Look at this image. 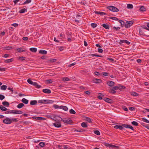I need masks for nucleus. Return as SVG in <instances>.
<instances>
[{
    "label": "nucleus",
    "mask_w": 149,
    "mask_h": 149,
    "mask_svg": "<svg viewBox=\"0 0 149 149\" xmlns=\"http://www.w3.org/2000/svg\"><path fill=\"white\" fill-rule=\"evenodd\" d=\"M124 127L129 128L133 130H134V128L132 126L128 124H122L121 125H116L114 127V128L119 129L120 130H122Z\"/></svg>",
    "instance_id": "nucleus-1"
},
{
    "label": "nucleus",
    "mask_w": 149,
    "mask_h": 149,
    "mask_svg": "<svg viewBox=\"0 0 149 149\" xmlns=\"http://www.w3.org/2000/svg\"><path fill=\"white\" fill-rule=\"evenodd\" d=\"M61 120L62 121L65 123L68 124H71L73 122L72 120L69 118L61 119Z\"/></svg>",
    "instance_id": "nucleus-2"
},
{
    "label": "nucleus",
    "mask_w": 149,
    "mask_h": 149,
    "mask_svg": "<svg viewBox=\"0 0 149 149\" xmlns=\"http://www.w3.org/2000/svg\"><path fill=\"white\" fill-rule=\"evenodd\" d=\"M107 8L113 12H118L119 11V9L113 6H109Z\"/></svg>",
    "instance_id": "nucleus-3"
},
{
    "label": "nucleus",
    "mask_w": 149,
    "mask_h": 149,
    "mask_svg": "<svg viewBox=\"0 0 149 149\" xmlns=\"http://www.w3.org/2000/svg\"><path fill=\"white\" fill-rule=\"evenodd\" d=\"M133 23V22L132 21H127L125 25V28H129L132 25Z\"/></svg>",
    "instance_id": "nucleus-4"
},
{
    "label": "nucleus",
    "mask_w": 149,
    "mask_h": 149,
    "mask_svg": "<svg viewBox=\"0 0 149 149\" xmlns=\"http://www.w3.org/2000/svg\"><path fill=\"white\" fill-rule=\"evenodd\" d=\"M3 123L5 124H10L11 123V119L8 118H6L3 120Z\"/></svg>",
    "instance_id": "nucleus-5"
},
{
    "label": "nucleus",
    "mask_w": 149,
    "mask_h": 149,
    "mask_svg": "<svg viewBox=\"0 0 149 149\" xmlns=\"http://www.w3.org/2000/svg\"><path fill=\"white\" fill-rule=\"evenodd\" d=\"M53 125L56 127L59 128L61 127V123L59 122H57L53 123Z\"/></svg>",
    "instance_id": "nucleus-6"
},
{
    "label": "nucleus",
    "mask_w": 149,
    "mask_h": 149,
    "mask_svg": "<svg viewBox=\"0 0 149 149\" xmlns=\"http://www.w3.org/2000/svg\"><path fill=\"white\" fill-rule=\"evenodd\" d=\"M33 119L38 120H45V118H44L39 117L33 116L32 118Z\"/></svg>",
    "instance_id": "nucleus-7"
},
{
    "label": "nucleus",
    "mask_w": 149,
    "mask_h": 149,
    "mask_svg": "<svg viewBox=\"0 0 149 149\" xmlns=\"http://www.w3.org/2000/svg\"><path fill=\"white\" fill-rule=\"evenodd\" d=\"M12 113L13 114H21L23 113V112L19 110H11Z\"/></svg>",
    "instance_id": "nucleus-8"
},
{
    "label": "nucleus",
    "mask_w": 149,
    "mask_h": 149,
    "mask_svg": "<svg viewBox=\"0 0 149 149\" xmlns=\"http://www.w3.org/2000/svg\"><path fill=\"white\" fill-rule=\"evenodd\" d=\"M93 81L96 84H99L102 82V80L101 79L96 78H94L93 79Z\"/></svg>",
    "instance_id": "nucleus-9"
},
{
    "label": "nucleus",
    "mask_w": 149,
    "mask_h": 149,
    "mask_svg": "<svg viewBox=\"0 0 149 149\" xmlns=\"http://www.w3.org/2000/svg\"><path fill=\"white\" fill-rule=\"evenodd\" d=\"M103 99L104 101L108 103H112L113 102L112 100L109 98L105 97Z\"/></svg>",
    "instance_id": "nucleus-10"
},
{
    "label": "nucleus",
    "mask_w": 149,
    "mask_h": 149,
    "mask_svg": "<svg viewBox=\"0 0 149 149\" xmlns=\"http://www.w3.org/2000/svg\"><path fill=\"white\" fill-rule=\"evenodd\" d=\"M55 117H54V121H61V119H62V118H61V117H60L58 116H57V115H55Z\"/></svg>",
    "instance_id": "nucleus-11"
},
{
    "label": "nucleus",
    "mask_w": 149,
    "mask_h": 149,
    "mask_svg": "<svg viewBox=\"0 0 149 149\" xmlns=\"http://www.w3.org/2000/svg\"><path fill=\"white\" fill-rule=\"evenodd\" d=\"M107 84L109 86L112 87L114 85L115 83L112 81H109L107 82Z\"/></svg>",
    "instance_id": "nucleus-12"
},
{
    "label": "nucleus",
    "mask_w": 149,
    "mask_h": 149,
    "mask_svg": "<svg viewBox=\"0 0 149 149\" xmlns=\"http://www.w3.org/2000/svg\"><path fill=\"white\" fill-rule=\"evenodd\" d=\"M122 43H126L127 44L129 45L130 42L125 40H120V44H121Z\"/></svg>",
    "instance_id": "nucleus-13"
},
{
    "label": "nucleus",
    "mask_w": 149,
    "mask_h": 149,
    "mask_svg": "<svg viewBox=\"0 0 149 149\" xmlns=\"http://www.w3.org/2000/svg\"><path fill=\"white\" fill-rule=\"evenodd\" d=\"M42 91L45 93L48 94L50 93L51 92V90L48 89H43Z\"/></svg>",
    "instance_id": "nucleus-14"
},
{
    "label": "nucleus",
    "mask_w": 149,
    "mask_h": 149,
    "mask_svg": "<svg viewBox=\"0 0 149 149\" xmlns=\"http://www.w3.org/2000/svg\"><path fill=\"white\" fill-rule=\"evenodd\" d=\"M55 115L54 114H52L50 115H47L46 117L48 118L54 120V118Z\"/></svg>",
    "instance_id": "nucleus-15"
},
{
    "label": "nucleus",
    "mask_w": 149,
    "mask_h": 149,
    "mask_svg": "<svg viewBox=\"0 0 149 149\" xmlns=\"http://www.w3.org/2000/svg\"><path fill=\"white\" fill-rule=\"evenodd\" d=\"M59 108L63 109L65 111H67L68 110V108L66 106H60Z\"/></svg>",
    "instance_id": "nucleus-16"
},
{
    "label": "nucleus",
    "mask_w": 149,
    "mask_h": 149,
    "mask_svg": "<svg viewBox=\"0 0 149 149\" xmlns=\"http://www.w3.org/2000/svg\"><path fill=\"white\" fill-rule=\"evenodd\" d=\"M16 50L18 52L20 53L22 52H25L26 50L23 49L22 47H20L19 48L17 49Z\"/></svg>",
    "instance_id": "nucleus-17"
},
{
    "label": "nucleus",
    "mask_w": 149,
    "mask_h": 149,
    "mask_svg": "<svg viewBox=\"0 0 149 149\" xmlns=\"http://www.w3.org/2000/svg\"><path fill=\"white\" fill-rule=\"evenodd\" d=\"M95 13L96 14H99L100 15H107V14L106 13H104L103 12H100L97 11H94Z\"/></svg>",
    "instance_id": "nucleus-18"
},
{
    "label": "nucleus",
    "mask_w": 149,
    "mask_h": 149,
    "mask_svg": "<svg viewBox=\"0 0 149 149\" xmlns=\"http://www.w3.org/2000/svg\"><path fill=\"white\" fill-rule=\"evenodd\" d=\"M39 53L42 54H47V51L43 50H40L39 51Z\"/></svg>",
    "instance_id": "nucleus-19"
},
{
    "label": "nucleus",
    "mask_w": 149,
    "mask_h": 149,
    "mask_svg": "<svg viewBox=\"0 0 149 149\" xmlns=\"http://www.w3.org/2000/svg\"><path fill=\"white\" fill-rule=\"evenodd\" d=\"M21 101L23 103L25 104H27L29 102L28 100L25 99V98H23L22 99Z\"/></svg>",
    "instance_id": "nucleus-20"
},
{
    "label": "nucleus",
    "mask_w": 149,
    "mask_h": 149,
    "mask_svg": "<svg viewBox=\"0 0 149 149\" xmlns=\"http://www.w3.org/2000/svg\"><path fill=\"white\" fill-rule=\"evenodd\" d=\"M33 85L34 86L37 88H40L41 87V86L39 85H38V84L36 82H33Z\"/></svg>",
    "instance_id": "nucleus-21"
},
{
    "label": "nucleus",
    "mask_w": 149,
    "mask_h": 149,
    "mask_svg": "<svg viewBox=\"0 0 149 149\" xmlns=\"http://www.w3.org/2000/svg\"><path fill=\"white\" fill-rule=\"evenodd\" d=\"M37 103V101L36 100H31L30 102V104L32 105H33L36 104Z\"/></svg>",
    "instance_id": "nucleus-22"
},
{
    "label": "nucleus",
    "mask_w": 149,
    "mask_h": 149,
    "mask_svg": "<svg viewBox=\"0 0 149 149\" xmlns=\"http://www.w3.org/2000/svg\"><path fill=\"white\" fill-rule=\"evenodd\" d=\"M3 105L6 107H8L9 105V103L7 101H4L2 102Z\"/></svg>",
    "instance_id": "nucleus-23"
},
{
    "label": "nucleus",
    "mask_w": 149,
    "mask_h": 149,
    "mask_svg": "<svg viewBox=\"0 0 149 149\" xmlns=\"http://www.w3.org/2000/svg\"><path fill=\"white\" fill-rule=\"evenodd\" d=\"M102 26L106 29H108L109 28V26L107 24H103Z\"/></svg>",
    "instance_id": "nucleus-24"
},
{
    "label": "nucleus",
    "mask_w": 149,
    "mask_h": 149,
    "mask_svg": "<svg viewBox=\"0 0 149 149\" xmlns=\"http://www.w3.org/2000/svg\"><path fill=\"white\" fill-rule=\"evenodd\" d=\"M139 10L141 11L144 12L146 10V8L144 6H142L140 8Z\"/></svg>",
    "instance_id": "nucleus-25"
},
{
    "label": "nucleus",
    "mask_w": 149,
    "mask_h": 149,
    "mask_svg": "<svg viewBox=\"0 0 149 149\" xmlns=\"http://www.w3.org/2000/svg\"><path fill=\"white\" fill-rule=\"evenodd\" d=\"M0 109L1 110L3 111H6L8 109L6 107H3L2 105H1L0 106Z\"/></svg>",
    "instance_id": "nucleus-26"
},
{
    "label": "nucleus",
    "mask_w": 149,
    "mask_h": 149,
    "mask_svg": "<svg viewBox=\"0 0 149 149\" xmlns=\"http://www.w3.org/2000/svg\"><path fill=\"white\" fill-rule=\"evenodd\" d=\"M24 106V105L23 103H20L17 106V107L19 109H20L23 107Z\"/></svg>",
    "instance_id": "nucleus-27"
},
{
    "label": "nucleus",
    "mask_w": 149,
    "mask_h": 149,
    "mask_svg": "<svg viewBox=\"0 0 149 149\" xmlns=\"http://www.w3.org/2000/svg\"><path fill=\"white\" fill-rule=\"evenodd\" d=\"M27 11V10L25 8H23L20 10L19 11V13H24L25 12H26Z\"/></svg>",
    "instance_id": "nucleus-28"
},
{
    "label": "nucleus",
    "mask_w": 149,
    "mask_h": 149,
    "mask_svg": "<svg viewBox=\"0 0 149 149\" xmlns=\"http://www.w3.org/2000/svg\"><path fill=\"white\" fill-rule=\"evenodd\" d=\"M81 126L84 128H86L88 127L87 124L85 122H83L81 123Z\"/></svg>",
    "instance_id": "nucleus-29"
},
{
    "label": "nucleus",
    "mask_w": 149,
    "mask_h": 149,
    "mask_svg": "<svg viewBox=\"0 0 149 149\" xmlns=\"http://www.w3.org/2000/svg\"><path fill=\"white\" fill-rule=\"evenodd\" d=\"M30 50L33 52H36L37 51V49L36 48H31L30 49Z\"/></svg>",
    "instance_id": "nucleus-30"
},
{
    "label": "nucleus",
    "mask_w": 149,
    "mask_h": 149,
    "mask_svg": "<svg viewBox=\"0 0 149 149\" xmlns=\"http://www.w3.org/2000/svg\"><path fill=\"white\" fill-rule=\"evenodd\" d=\"M7 86L6 85H3L1 86V89L2 90H5L7 88Z\"/></svg>",
    "instance_id": "nucleus-31"
},
{
    "label": "nucleus",
    "mask_w": 149,
    "mask_h": 149,
    "mask_svg": "<svg viewBox=\"0 0 149 149\" xmlns=\"http://www.w3.org/2000/svg\"><path fill=\"white\" fill-rule=\"evenodd\" d=\"M13 61V58H11L10 59H6L5 61V62L6 63H9L12 62Z\"/></svg>",
    "instance_id": "nucleus-32"
},
{
    "label": "nucleus",
    "mask_w": 149,
    "mask_h": 149,
    "mask_svg": "<svg viewBox=\"0 0 149 149\" xmlns=\"http://www.w3.org/2000/svg\"><path fill=\"white\" fill-rule=\"evenodd\" d=\"M133 7V6L132 4H128L127 5V8L128 9H132Z\"/></svg>",
    "instance_id": "nucleus-33"
},
{
    "label": "nucleus",
    "mask_w": 149,
    "mask_h": 149,
    "mask_svg": "<svg viewBox=\"0 0 149 149\" xmlns=\"http://www.w3.org/2000/svg\"><path fill=\"white\" fill-rule=\"evenodd\" d=\"M54 101L52 100H46L45 104H50L54 102Z\"/></svg>",
    "instance_id": "nucleus-34"
},
{
    "label": "nucleus",
    "mask_w": 149,
    "mask_h": 149,
    "mask_svg": "<svg viewBox=\"0 0 149 149\" xmlns=\"http://www.w3.org/2000/svg\"><path fill=\"white\" fill-rule=\"evenodd\" d=\"M85 120L89 123H92L91 120V119L87 117H86L85 118Z\"/></svg>",
    "instance_id": "nucleus-35"
},
{
    "label": "nucleus",
    "mask_w": 149,
    "mask_h": 149,
    "mask_svg": "<svg viewBox=\"0 0 149 149\" xmlns=\"http://www.w3.org/2000/svg\"><path fill=\"white\" fill-rule=\"evenodd\" d=\"M31 1V0H26L22 4L24 5L25 4H28L30 3Z\"/></svg>",
    "instance_id": "nucleus-36"
},
{
    "label": "nucleus",
    "mask_w": 149,
    "mask_h": 149,
    "mask_svg": "<svg viewBox=\"0 0 149 149\" xmlns=\"http://www.w3.org/2000/svg\"><path fill=\"white\" fill-rule=\"evenodd\" d=\"M5 49L6 50H9L10 49H13V47H5Z\"/></svg>",
    "instance_id": "nucleus-37"
},
{
    "label": "nucleus",
    "mask_w": 149,
    "mask_h": 149,
    "mask_svg": "<svg viewBox=\"0 0 149 149\" xmlns=\"http://www.w3.org/2000/svg\"><path fill=\"white\" fill-rule=\"evenodd\" d=\"M131 95L134 96H138L139 94L136 92H132L131 93Z\"/></svg>",
    "instance_id": "nucleus-38"
},
{
    "label": "nucleus",
    "mask_w": 149,
    "mask_h": 149,
    "mask_svg": "<svg viewBox=\"0 0 149 149\" xmlns=\"http://www.w3.org/2000/svg\"><path fill=\"white\" fill-rule=\"evenodd\" d=\"M56 61V59H50L48 61V62L50 63H52Z\"/></svg>",
    "instance_id": "nucleus-39"
},
{
    "label": "nucleus",
    "mask_w": 149,
    "mask_h": 149,
    "mask_svg": "<svg viewBox=\"0 0 149 149\" xmlns=\"http://www.w3.org/2000/svg\"><path fill=\"white\" fill-rule=\"evenodd\" d=\"M132 124L135 126H138V123L136 121H133L132 122Z\"/></svg>",
    "instance_id": "nucleus-40"
},
{
    "label": "nucleus",
    "mask_w": 149,
    "mask_h": 149,
    "mask_svg": "<svg viewBox=\"0 0 149 149\" xmlns=\"http://www.w3.org/2000/svg\"><path fill=\"white\" fill-rule=\"evenodd\" d=\"M23 123L25 125H29L30 124L31 122L29 121H27L24 122Z\"/></svg>",
    "instance_id": "nucleus-41"
},
{
    "label": "nucleus",
    "mask_w": 149,
    "mask_h": 149,
    "mask_svg": "<svg viewBox=\"0 0 149 149\" xmlns=\"http://www.w3.org/2000/svg\"><path fill=\"white\" fill-rule=\"evenodd\" d=\"M88 56H96V57H102V56H100V55H97V54H89L88 55Z\"/></svg>",
    "instance_id": "nucleus-42"
},
{
    "label": "nucleus",
    "mask_w": 149,
    "mask_h": 149,
    "mask_svg": "<svg viewBox=\"0 0 149 149\" xmlns=\"http://www.w3.org/2000/svg\"><path fill=\"white\" fill-rule=\"evenodd\" d=\"M142 119L143 121L147 123H149V121H148L146 118H142Z\"/></svg>",
    "instance_id": "nucleus-43"
},
{
    "label": "nucleus",
    "mask_w": 149,
    "mask_h": 149,
    "mask_svg": "<svg viewBox=\"0 0 149 149\" xmlns=\"http://www.w3.org/2000/svg\"><path fill=\"white\" fill-rule=\"evenodd\" d=\"M27 81L30 84L33 85V82L30 79H28L27 80Z\"/></svg>",
    "instance_id": "nucleus-44"
},
{
    "label": "nucleus",
    "mask_w": 149,
    "mask_h": 149,
    "mask_svg": "<svg viewBox=\"0 0 149 149\" xmlns=\"http://www.w3.org/2000/svg\"><path fill=\"white\" fill-rule=\"evenodd\" d=\"M45 144L44 142H42L40 143L39 144V145L41 147H42L45 146Z\"/></svg>",
    "instance_id": "nucleus-45"
},
{
    "label": "nucleus",
    "mask_w": 149,
    "mask_h": 149,
    "mask_svg": "<svg viewBox=\"0 0 149 149\" xmlns=\"http://www.w3.org/2000/svg\"><path fill=\"white\" fill-rule=\"evenodd\" d=\"M46 100H41L38 101V103H45Z\"/></svg>",
    "instance_id": "nucleus-46"
},
{
    "label": "nucleus",
    "mask_w": 149,
    "mask_h": 149,
    "mask_svg": "<svg viewBox=\"0 0 149 149\" xmlns=\"http://www.w3.org/2000/svg\"><path fill=\"white\" fill-rule=\"evenodd\" d=\"M70 113L71 114H75L76 113L75 111L73 109H71L70 111Z\"/></svg>",
    "instance_id": "nucleus-47"
},
{
    "label": "nucleus",
    "mask_w": 149,
    "mask_h": 149,
    "mask_svg": "<svg viewBox=\"0 0 149 149\" xmlns=\"http://www.w3.org/2000/svg\"><path fill=\"white\" fill-rule=\"evenodd\" d=\"M118 22L121 24V26L122 27L125 24V22L121 20H119Z\"/></svg>",
    "instance_id": "nucleus-48"
},
{
    "label": "nucleus",
    "mask_w": 149,
    "mask_h": 149,
    "mask_svg": "<svg viewBox=\"0 0 149 149\" xmlns=\"http://www.w3.org/2000/svg\"><path fill=\"white\" fill-rule=\"evenodd\" d=\"M109 92L111 93L115 94L116 93V91L114 90H112V88L109 91Z\"/></svg>",
    "instance_id": "nucleus-49"
},
{
    "label": "nucleus",
    "mask_w": 149,
    "mask_h": 149,
    "mask_svg": "<svg viewBox=\"0 0 149 149\" xmlns=\"http://www.w3.org/2000/svg\"><path fill=\"white\" fill-rule=\"evenodd\" d=\"M91 25L92 27H93V28H95V27H96L97 26V24H96L94 23H91Z\"/></svg>",
    "instance_id": "nucleus-50"
},
{
    "label": "nucleus",
    "mask_w": 149,
    "mask_h": 149,
    "mask_svg": "<svg viewBox=\"0 0 149 149\" xmlns=\"http://www.w3.org/2000/svg\"><path fill=\"white\" fill-rule=\"evenodd\" d=\"M94 132L95 134L97 135H100V132L98 130H95L94 131Z\"/></svg>",
    "instance_id": "nucleus-51"
},
{
    "label": "nucleus",
    "mask_w": 149,
    "mask_h": 149,
    "mask_svg": "<svg viewBox=\"0 0 149 149\" xmlns=\"http://www.w3.org/2000/svg\"><path fill=\"white\" fill-rule=\"evenodd\" d=\"M20 60L22 61L25 60V57L23 56L19 57L18 58Z\"/></svg>",
    "instance_id": "nucleus-52"
},
{
    "label": "nucleus",
    "mask_w": 149,
    "mask_h": 149,
    "mask_svg": "<svg viewBox=\"0 0 149 149\" xmlns=\"http://www.w3.org/2000/svg\"><path fill=\"white\" fill-rule=\"evenodd\" d=\"M120 88V87L118 86H114L112 88V90H117Z\"/></svg>",
    "instance_id": "nucleus-53"
},
{
    "label": "nucleus",
    "mask_w": 149,
    "mask_h": 149,
    "mask_svg": "<svg viewBox=\"0 0 149 149\" xmlns=\"http://www.w3.org/2000/svg\"><path fill=\"white\" fill-rule=\"evenodd\" d=\"M110 18L115 20H118V19L116 17H110Z\"/></svg>",
    "instance_id": "nucleus-54"
},
{
    "label": "nucleus",
    "mask_w": 149,
    "mask_h": 149,
    "mask_svg": "<svg viewBox=\"0 0 149 149\" xmlns=\"http://www.w3.org/2000/svg\"><path fill=\"white\" fill-rule=\"evenodd\" d=\"M63 80L64 81H68L69 80V79L68 77H64L63 78Z\"/></svg>",
    "instance_id": "nucleus-55"
},
{
    "label": "nucleus",
    "mask_w": 149,
    "mask_h": 149,
    "mask_svg": "<svg viewBox=\"0 0 149 149\" xmlns=\"http://www.w3.org/2000/svg\"><path fill=\"white\" fill-rule=\"evenodd\" d=\"M123 109L125 111H128V109L127 108V107L125 106H123L122 107Z\"/></svg>",
    "instance_id": "nucleus-56"
},
{
    "label": "nucleus",
    "mask_w": 149,
    "mask_h": 149,
    "mask_svg": "<svg viewBox=\"0 0 149 149\" xmlns=\"http://www.w3.org/2000/svg\"><path fill=\"white\" fill-rule=\"evenodd\" d=\"M5 96L2 95L0 94V100H2L5 98Z\"/></svg>",
    "instance_id": "nucleus-57"
},
{
    "label": "nucleus",
    "mask_w": 149,
    "mask_h": 149,
    "mask_svg": "<svg viewBox=\"0 0 149 149\" xmlns=\"http://www.w3.org/2000/svg\"><path fill=\"white\" fill-rule=\"evenodd\" d=\"M46 81L47 84H50L52 82V80L51 79L47 80Z\"/></svg>",
    "instance_id": "nucleus-58"
},
{
    "label": "nucleus",
    "mask_w": 149,
    "mask_h": 149,
    "mask_svg": "<svg viewBox=\"0 0 149 149\" xmlns=\"http://www.w3.org/2000/svg\"><path fill=\"white\" fill-rule=\"evenodd\" d=\"M113 145H113L110 144L108 143L107 144V146L108 147H110L113 148Z\"/></svg>",
    "instance_id": "nucleus-59"
},
{
    "label": "nucleus",
    "mask_w": 149,
    "mask_h": 149,
    "mask_svg": "<svg viewBox=\"0 0 149 149\" xmlns=\"http://www.w3.org/2000/svg\"><path fill=\"white\" fill-rule=\"evenodd\" d=\"M11 123L12 122V121L15 122H17L18 121V120L15 118H12V119H11Z\"/></svg>",
    "instance_id": "nucleus-60"
},
{
    "label": "nucleus",
    "mask_w": 149,
    "mask_h": 149,
    "mask_svg": "<svg viewBox=\"0 0 149 149\" xmlns=\"http://www.w3.org/2000/svg\"><path fill=\"white\" fill-rule=\"evenodd\" d=\"M53 107L56 109L59 108L60 106L56 104H55L53 106Z\"/></svg>",
    "instance_id": "nucleus-61"
},
{
    "label": "nucleus",
    "mask_w": 149,
    "mask_h": 149,
    "mask_svg": "<svg viewBox=\"0 0 149 149\" xmlns=\"http://www.w3.org/2000/svg\"><path fill=\"white\" fill-rule=\"evenodd\" d=\"M98 52L99 53H102L103 52V50L102 49L98 48Z\"/></svg>",
    "instance_id": "nucleus-62"
},
{
    "label": "nucleus",
    "mask_w": 149,
    "mask_h": 149,
    "mask_svg": "<svg viewBox=\"0 0 149 149\" xmlns=\"http://www.w3.org/2000/svg\"><path fill=\"white\" fill-rule=\"evenodd\" d=\"M135 108L133 107H129V109L131 111H133L135 110Z\"/></svg>",
    "instance_id": "nucleus-63"
},
{
    "label": "nucleus",
    "mask_w": 149,
    "mask_h": 149,
    "mask_svg": "<svg viewBox=\"0 0 149 149\" xmlns=\"http://www.w3.org/2000/svg\"><path fill=\"white\" fill-rule=\"evenodd\" d=\"M12 25L15 27H17L18 26V24L17 23H14L11 24Z\"/></svg>",
    "instance_id": "nucleus-64"
}]
</instances>
